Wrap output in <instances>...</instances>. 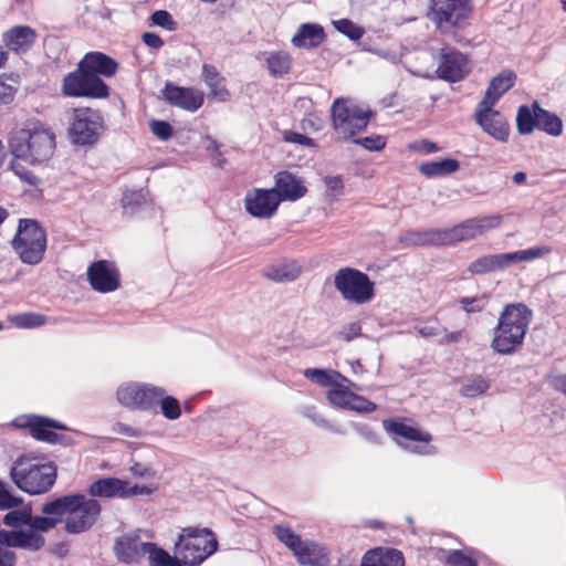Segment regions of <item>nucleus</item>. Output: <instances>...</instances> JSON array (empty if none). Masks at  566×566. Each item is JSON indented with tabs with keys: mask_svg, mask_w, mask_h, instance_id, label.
Listing matches in <instances>:
<instances>
[{
	"mask_svg": "<svg viewBox=\"0 0 566 566\" xmlns=\"http://www.w3.org/2000/svg\"><path fill=\"white\" fill-rule=\"evenodd\" d=\"M376 405L366 398L353 394L352 400H349V405L347 409L357 411V412H373L376 410Z\"/></svg>",
	"mask_w": 566,
	"mask_h": 566,
	"instance_id": "6e6d98bb",
	"label": "nucleus"
},
{
	"mask_svg": "<svg viewBox=\"0 0 566 566\" xmlns=\"http://www.w3.org/2000/svg\"><path fill=\"white\" fill-rule=\"evenodd\" d=\"M145 555L148 556L149 564L153 566H167L172 557L156 544L148 543Z\"/></svg>",
	"mask_w": 566,
	"mask_h": 566,
	"instance_id": "de8ad7c7",
	"label": "nucleus"
},
{
	"mask_svg": "<svg viewBox=\"0 0 566 566\" xmlns=\"http://www.w3.org/2000/svg\"><path fill=\"white\" fill-rule=\"evenodd\" d=\"M22 502V497L13 495L9 485L0 480V510H11L19 507Z\"/></svg>",
	"mask_w": 566,
	"mask_h": 566,
	"instance_id": "3c124183",
	"label": "nucleus"
},
{
	"mask_svg": "<svg viewBox=\"0 0 566 566\" xmlns=\"http://www.w3.org/2000/svg\"><path fill=\"white\" fill-rule=\"evenodd\" d=\"M437 73L440 78L449 82L462 80L468 73L465 56L455 50H442Z\"/></svg>",
	"mask_w": 566,
	"mask_h": 566,
	"instance_id": "aec40b11",
	"label": "nucleus"
},
{
	"mask_svg": "<svg viewBox=\"0 0 566 566\" xmlns=\"http://www.w3.org/2000/svg\"><path fill=\"white\" fill-rule=\"evenodd\" d=\"M78 65L90 74L95 76H113L118 64L109 56L101 52H90L80 62Z\"/></svg>",
	"mask_w": 566,
	"mask_h": 566,
	"instance_id": "b1692460",
	"label": "nucleus"
},
{
	"mask_svg": "<svg viewBox=\"0 0 566 566\" xmlns=\"http://www.w3.org/2000/svg\"><path fill=\"white\" fill-rule=\"evenodd\" d=\"M353 394L354 392L349 391L346 387L338 382V386H335L332 390L328 391L327 398L332 405L347 408L349 400H352Z\"/></svg>",
	"mask_w": 566,
	"mask_h": 566,
	"instance_id": "09e8293b",
	"label": "nucleus"
},
{
	"mask_svg": "<svg viewBox=\"0 0 566 566\" xmlns=\"http://www.w3.org/2000/svg\"><path fill=\"white\" fill-rule=\"evenodd\" d=\"M12 86L0 82V104H8L13 99Z\"/></svg>",
	"mask_w": 566,
	"mask_h": 566,
	"instance_id": "338daca9",
	"label": "nucleus"
},
{
	"mask_svg": "<svg viewBox=\"0 0 566 566\" xmlns=\"http://www.w3.org/2000/svg\"><path fill=\"white\" fill-rule=\"evenodd\" d=\"M9 321L19 328H34L45 323V317L36 313H23L9 316Z\"/></svg>",
	"mask_w": 566,
	"mask_h": 566,
	"instance_id": "79ce46f5",
	"label": "nucleus"
},
{
	"mask_svg": "<svg viewBox=\"0 0 566 566\" xmlns=\"http://www.w3.org/2000/svg\"><path fill=\"white\" fill-rule=\"evenodd\" d=\"M489 387L490 385L488 380L482 377H474L468 379L467 382L461 387V395L469 398H474L483 395L489 389Z\"/></svg>",
	"mask_w": 566,
	"mask_h": 566,
	"instance_id": "c03bdc74",
	"label": "nucleus"
},
{
	"mask_svg": "<svg viewBox=\"0 0 566 566\" xmlns=\"http://www.w3.org/2000/svg\"><path fill=\"white\" fill-rule=\"evenodd\" d=\"M265 62L270 74L275 77L287 74L292 66V57L284 51L271 52Z\"/></svg>",
	"mask_w": 566,
	"mask_h": 566,
	"instance_id": "c9c22d12",
	"label": "nucleus"
},
{
	"mask_svg": "<svg viewBox=\"0 0 566 566\" xmlns=\"http://www.w3.org/2000/svg\"><path fill=\"white\" fill-rule=\"evenodd\" d=\"M408 245L443 244L442 231L409 232L401 238Z\"/></svg>",
	"mask_w": 566,
	"mask_h": 566,
	"instance_id": "58836bf2",
	"label": "nucleus"
},
{
	"mask_svg": "<svg viewBox=\"0 0 566 566\" xmlns=\"http://www.w3.org/2000/svg\"><path fill=\"white\" fill-rule=\"evenodd\" d=\"M272 190L280 196L281 201H296L307 191L302 181L289 171H280L275 175V186Z\"/></svg>",
	"mask_w": 566,
	"mask_h": 566,
	"instance_id": "5701e85b",
	"label": "nucleus"
},
{
	"mask_svg": "<svg viewBox=\"0 0 566 566\" xmlns=\"http://www.w3.org/2000/svg\"><path fill=\"white\" fill-rule=\"evenodd\" d=\"M307 379L315 381L321 386H338L339 381H348L344 376L335 370L308 368L304 371Z\"/></svg>",
	"mask_w": 566,
	"mask_h": 566,
	"instance_id": "4c0bfd02",
	"label": "nucleus"
},
{
	"mask_svg": "<svg viewBox=\"0 0 566 566\" xmlns=\"http://www.w3.org/2000/svg\"><path fill=\"white\" fill-rule=\"evenodd\" d=\"M0 537L9 548L18 547L29 552H38L45 545L43 535L29 526L12 531L0 530Z\"/></svg>",
	"mask_w": 566,
	"mask_h": 566,
	"instance_id": "6ab92c4d",
	"label": "nucleus"
},
{
	"mask_svg": "<svg viewBox=\"0 0 566 566\" xmlns=\"http://www.w3.org/2000/svg\"><path fill=\"white\" fill-rule=\"evenodd\" d=\"M516 74L511 70H504L494 76L480 103L495 105L515 83Z\"/></svg>",
	"mask_w": 566,
	"mask_h": 566,
	"instance_id": "cd10ccee",
	"label": "nucleus"
},
{
	"mask_svg": "<svg viewBox=\"0 0 566 566\" xmlns=\"http://www.w3.org/2000/svg\"><path fill=\"white\" fill-rule=\"evenodd\" d=\"M417 332L423 338L434 337L441 333L440 328L433 325L417 327Z\"/></svg>",
	"mask_w": 566,
	"mask_h": 566,
	"instance_id": "774afa93",
	"label": "nucleus"
},
{
	"mask_svg": "<svg viewBox=\"0 0 566 566\" xmlns=\"http://www.w3.org/2000/svg\"><path fill=\"white\" fill-rule=\"evenodd\" d=\"M273 532L277 539L282 542L285 546H287L292 552L301 543V537L296 533H294L290 527L284 525H274Z\"/></svg>",
	"mask_w": 566,
	"mask_h": 566,
	"instance_id": "49530a36",
	"label": "nucleus"
},
{
	"mask_svg": "<svg viewBox=\"0 0 566 566\" xmlns=\"http://www.w3.org/2000/svg\"><path fill=\"white\" fill-rule=\"evenodd\" d=\"M87 280L93 290L109 293L119 287V273L113 263L106 260L93 262L87 269Z\"/></svg>",
	"mask_w": 566,
	"mask_h": 566,
	"instance_id": "a211bd4d",
	"label": "nucleus"
},
{
	"mask_svg": "<svg viewBox=\"0 0 566 566\" xmlns=\"http://www.w3.org/2000/svg\"><path fill=\"white\" fill-rule=\"evenodd\" d=\"M361 327L358 323L354 322L350 324H347L343 327V329L339 332V338L345 342H350L352 339L356 338L360 335Z\"/></svg>",
	"mask_w": 566,
	"mask_h": 566,
	"instance_id": "680f3d73",
	"label": "nucleus"
},
{
	"mask_svg": "<svg viewBox=\"0 0 566 566\" xmlns=\"http://www.w3.org/2000/svg\"><path fill=\"white\" fill-rule=\"evenodd\" d=\"M459 161L452 158L423 163L419 171L429 178L442 177L455 172L459 169Z\"/></svg>",
	"mask_w": 566,
	"mask_h": 566,
	"instance_id": "72a5a7b5",
	"label": "nucleus"
},
{
	"mask_svg": "<svg viewBox=\"0 0 566 566\" xmlns=\"http://www.w3.org/2000/svg\"><path fill=\"white\" fill-rule=\"evenodd\" d=\"M11 148L18 158L32 164L42 163L52 156L55 148V136L45 128L22 129L11 139Z\"/></svg>",
	"mask_w": 566,
	"mask_h": 566,
	"instance_id": "39448f33",
	"label": "nucleus"
},
{
	"mask_svg": "<svg viewBox=\"0 0 566 566\" xmlns=\"http://www.w3.org/2000/svg\"><path fill=\"white\" fill-rule=\"evenodd\" d=\"M31 522V509L22 507L20 510L10 511L3 517V523L13 530L24 528Z\"/></svg>",
	"mask_w": 566,
	"mask_h": 566,
	"instance_id": "ea45409f",
	"label": "nucleus"
},
{
	"mask_svg": "<svg viewBox=\"0 0 566 566\" xmlns=\"http://www.w3.org/2000/svg\"><path fill=\"white\" fill-rule=\"evenodd\" d=\"M62 92L70 97L106 98L108 85L98 76L90 74L77 64V69L63 78Z\"/></svg>",
	"mask_w": 566,
	"mask_h": 566,
	"instance_id": "f8f14e48",
	"label": "nucleus"
},
{
	"mask_svg": "<svg viewBox=\"0 0 566 566\" xmlns=\"http://www.w3.org/2000/svg\"><path fill=\"white\" fill-rule=\"evenodd\" d=\"M360 566H405V558L398 549L376 547L364 554Z\"/></svg>",
	"mask_w": 566,
	"mask_h": 566,
	"instance_id": "a878e982",
	"label": "nucleus"
},
{
	"mask_svg": "<svg viewBox=\"0 0 566 566\" xmlns=\"http://www.w3.org/2000/svg\"><path fill=\"white\" fill-rule=\"evenodd\" d=\"M293 554L302 565L322 566L327 562L324 551L314 542L301 541Z\"/></svg>",
	"mask_w": 566,
	"mask_h": 566,
	"instance_id": "c756f323",
	"label": "nucleus"
},
{
	"mask_svg": "<svg viewBox=\"0 0 566 566\" xmlns=\"http://www.w3.org/2000/svg\"><path fill=\"white\" fill-rule=\"evenodd\" d=\"M353 142L370 151H379L386 146V139L380 135L357 138Z\"/></svg>",
	"mask_w": 566,
	"mask_h": 566,
	"instance_id": "5fc2aeb1",
	"label": "nucleus"
},
{
	"mask_svg": "<svg viewBox=\"0 0 566 566\" xmlns=\"http://www.w3.org/2000/svg\"><path fill=\"white\" fill-rule=\"evenodd\" d=\"M91 496L99 497H126V481L117 478H104L90 485Z\"/></svg>",
	"mask_w": 566,
	"mask_h": 566,
	"instance_id": "c85d7f7f",
	"label": "nucleus"
},
{
	"mask_svg": "<svg viewBox=\"0 0 566 566\" xmlns=\"http://www.w3.org/2000/svg\"><path fill=\"white\" fill-rule=\"evenodd\" d=\"M161 396L163 387L137 381L123 382L116 390V399L120 406L138 411L155 410Z\"/></svg>",
	"mask_w": 566,
	"mask_h": 566,
	"instance_id": "9b49d317",
	"label": "nucleus"
},
{
	"mask_svg": "<svg viewBox=\"0 0 566 566\" xmlns=\"http://www.w3.org/2000/svg\"><path fill=\"white\" fill-rule=\"evenodd\" d=\"M283 137H284V140L289 142V143H294V144H298V145H303V146H307V147L314 146L313 139L301 134V133L286 130V132H284Z\"/></svg>",
	"mask_w": 566,
	"mask_h": 566,
	"instance_id": "13d9d810",
	"label": "nucleus"
},
{
	"mask_svg": "<svg viewBox=\"0 0 566 566\" xmlns=\"http://www.w3.org/2000/svg\"><path fill=\"white\" fill-rule=\"evenodd\" d=\"M130 472L133 473V475L138 476V478H154L155 476V473L150 468L145 467L139 463H135L130 468Z\"/></svg>",
	"mask_w": 566,
	"mask_h": 566,
	"instance_id": "69168bd1",
	"label": "nucleus"
},
{
	"mask_svg": "<svg viewBox=\"0 0 566 566\" xmlns=\"http://www.w3.org/2000/svg\"><path fill=\"white\" fill-rule=\"evenodd\" d=\"M334 28L350 40H359L364 35V30L348 19L333 21Z\"/></svg>",
	"mask_w": 566,
	"mask_h": 566,
	"instance_id": "8fccbe9b",
	"label": "nucleus"
},
{
	"mask_svg": "<svg viewBox=\"0 0 566 566\" xmlns=\"http://www.w3.org/2000/svg\"><path fill=\"white\" fill-rule=\"evenodd\" d=\"M112 431L117 434H122L128 438H138L142 436L140 430L122 422H117L113 426Z\"/></svg>",
	"mask_w": 566,
	"mask_h": 566,
	"instance_id": "e2e57ef3",
	"label": "nucleus"
},
{
	"mask_svg": "<svg viewBox=\"0 0 566 566\" xmlns=\"http://www.w3.org/2000/svg\"><path fill=\"white\" fill-rule=\"evenodd\" d=\"M10 478L21 491L31 495L42 494L53 486L56 467L50 461L21 455L13 462Z\"/></svg>",
	"mask_w": 566,
	"mask_h": 566,
	"instance_id": "7ed1b4c3",
	"label": "nucleus"
},
{
	"mask_svg": "<svg viewBox=\"0 0 566 566\" xmlns=\"http://www.w3.org/2000/svg\"><path fill=\"white\" fill-rule=\"evenodd\" d=\"M104 130L103 117L88 107L74 108L69 118V137L76 145H92Z\"/></svg>",
	"mask_w": 566,
	"mask_h": 566,
	"instance_id": "9d476101",
	"label": "nucleus"
},
{
	"mask_svg": "<svg viewBox=\"0 0 566 566\" xmlns=\"http://www.w3.org/2000/svg\"><path fill=\"white\" fill-rule=\"evenodd\" d=\"M384 427L389 433L396 434L406 440L421 441V442H426V443L431 441L430 433L421 431L417 428L410 427L400 421L385 420Z\"/></svg>",
	"mask_w": 566,
	"mask_h": 566,
	"instance_id": "2f4dec72",
	"label": "nucleus"
},
{
	"mask_svg": "<svg viewBox=\"0 0 566 566\" xmlns=\"http://www.w3.org/2000/svg\"><path fill=\"white\" fill-rule=\"evenodd\" d=\"M325 40L324 28L318 23H303L292 36L291 42L295 48L314 49Z\"/></svg>",
	"mask_w": 566,
	"mask_h": 566,
	"instance_id": "393cba45",
	"label": "nucleus"
},
{
	"mask_svg": "<svg viewBox=\"0 0 566 566\" xmlns=\"http://www.w3.org/2000/svg\"><path fill=\"white\" fill-rule=\"evenodd\" d=\"M552 252L549 245H537L526 250L485 254L472 261L467 271L471 275H483L491 272L504 271L520 262H531L544 258Z\"/></svg>",
	"mask_w": 566,
	"mask_h": 566,
	"instance_id": "423d86ee",
	"label": "nucleus"
},
{
	"mask_svg": "<svg viewBox=\"0 0 566 566\" xmlns=\"http://www.w3.org/2000/svg\"><path fill=\"white\" fill-rule=\"evenodd\" d=\"M448 563L453 566H476L471 557L465 556L459 551H454L448 556Z\"/></svg>",
	"mask_w": 566,
	"mask_h": 566,
	"instance_id": "052dcab7",
	"label": "nucleus"
},
{
	"mask_svg": "<svg viewBox=\"0 0 566 566\" xmlns=\"http://www.w3.org/2000/svg\"><path fill=\"white\" fill-rule=\"evenodd\" d=\"M281 203L280 196L271 189L253 188L244 198L245 211L258 219L272 218Z\"/></svg>",
	"mask_w": 566,
	"mask_h": 566,
	"instance_id": "2eb2a0df",
	"label": "nucleus"
},
{
	"mask_svg": "<svg viewBox=\"0 0 566 566\" xmlns=\"http://www.w3.org/2000/svg\"><path fill=\"white\" fill-rule=\"evenodd\" d=\"M44 515H61L67 534H81L91 530L101 514L99 503L83 494H67L45 503Z\"/></svg>",
	"mask_w": 566,
	"mask_h": 566,
	"instance_id": "f257e3e1",
	"label": "nucleus"
},
{
	"mask_svg": "<svg viewBox=\"0 0 566 566\" xmlns=\"http://www.w3.org/2000/svg\"><path fill=\"white\" fill-rule=\"evenodd\" d=\"M323 181L326 201L329 203L336 201L344 192L343 178L340 176H326Z\"/></svg>",
	"mask_w": 566,
	"mask_h": 566,
	"instance_id": "37998d69",
	"label": "nucleus"
},
{
	"mask_svg": "<svg viewBox=\"0 0 566 566\" xmlns=\"http://www.w3.org/2000/svg\"><path fill=\"white\" fill-rule=\"evenodd\" d=\"M532 317V311L521 303L506 305L494 328L491 348L501 355L516 352L523 344Z\"/></svg>",
	"mask_w": 566,
	"mask_h": 566,
	"instance_id": "f03ea898",
	"label": "nucleus"
},
{
	"mask_svg": "<svg viewBox=\"0 0 566 566\" xmlns=\"http://www.w3.org/2000/svg\"><path fill=\"white\" fill-rule=\"evenodd\" d=\"M536 127L541 130L546 132L552 136H559L563 133V122L562 119L548 111L536 106Z\"/></svg>",
	"mask_w": 566,
	"mask_h": 566,
	"instance_id": "f704fd0d",
	"label": "nucleus"
},
{
	"mask_svg": "<svg viewBox=\"0 0 566 566\" xmlns=\"http://www.w3.org/2000/svg\"><path fill=\"white\" fill-rule=\"evenodd\" d=\"M150 129L155 136L163 140L169 139L172 135V127L169 123L164 120L150 122Z\"/></svg>",
	"mask_w": 566,
	"mask_h": 566,
	"instance_id": "4d7b16f0",
	"label": "nucleus"
},
{
	"mask_svg": "<svg viewBox=\"0 0 566 566\" xmlns=\"http://www.w3.org/2000/svg\"><path fill=\"white\" fill-rule=\"evenodd\" d=\"M503 218L500 214L468 219L452 228L441 230L443 244L474 240L488 231L500 227Z\"/></svg>",
	"mask_w": 566,
	"mask_h": 566,
	"instance_id": "ddd939ff",
	"label": "nucleus"
},
{
	"mask_svg": "<svg viewBox=\"0 0 566 566\" xmlns=\"http://www.w3.org/2000/svg\"><path fill=\"white\" fill-rule=\"evenodd\" d=\"M202 77L206 85L210 88L209 97L217 98L220 102L229 99L230 93L223 85L224 78L213 65H202Z\"/></svg>",
	"mask_w": 566,
	"mask_h": 566,
	"instance_id": "7c9ffc66",
	"label": "nucleus"
},
{
	"mask_svg": "<svg viewBox=\"0 0 566 566\" xmlns=\"http://www.w3.org/2000/svg\"><path fill=\"white\" fill-rule=\"evenodd\" d=\"M459 303H460L462 310L464 312H467L468 314L479 313L485 307L486 297L485 296L462 297L459 301Z\"/></svg>",
	"mask_w": 566,
	"mask_h": 566,
	"instance_id": "603ef678",
	"label": "nucleus"
},
{
	"mask_svg": "<svg viewBox=\"0 0 566 566\" xmlns=\"http://www.w3.org/2000/svg\"><path fill=\"white\" fill-rule=\"evenodd\" d=\"M36 38L35 31L27 25H17L3 34V42L7 48L13 52L20 53L28 51Z\"/></svg>",
	"mask_w": 566,
	"mask_h": 566,
	"instance_id": "bb28decb",
	"label": "nucleus"
},
{
	"mask_svg": "<svg viewBox=\"0 0 566 566\" xmlns=\"http://www.w3.org/2000/svg\"><path fill=\"white\" fill-rule=\"evenodd\" d=\"M13 426L20 429H30V433L34 439L50 443H54L59 437L52 429H65L63 424L55 420L35 415L17 417L13 420Z\"/></svg>",
	"mask_w": 566,
	"mask_h": 566,
	"instance_id": "f3484780",
	"label": "nucleus"
},
{
	"mask_svg": "<svg viewBox=\"0 0 566 566\" xmlns=\"http://www.w3.org/2000/svg\"><path fill=\"white\" fill-rule=\"evenodd\" d=\"M536 106H539L536 102L532 107L521 105L516 114V127L520 134H531L536 127Z\"/></svg>",
	"mask_w": 566,
	"mask_h": 566,
	"instance_id": "e433bc0d",
	"label": "nucleus"
},
{
	"mask_svg": "<svg viewBox=\"0 0 566 566\" xmlns=\"http://www.w3.org/2000/svg\"><path fill=\"white\" fill-rule=\"evenodd\" d=\"M12 247L23 263L38 264L46 248L45 232L34 220H20Z\"/></svg>",
	"mask_w": 566,
	"mask_h": 566,
	"instance_id": "1a4fd4ad",
	"label": "nucleus"
},
{
	"mask_svg": "<svg viewBox=\"0 0 566 566\" xmlns=\"http://www.w3.org/2000/svg\"><path fill=\"white\" fill-rule=\"evenodd\" d=\"M373 115L370 109L349 98H336L331 107L333 128L342 140H348L357 133L364 132Z\"/></svg>",
	"mask_w": 566,
	"mask_h": 566,
	"instance_id": "20e7f679",
	"label": "nucleus"
},
{
	"mask_svg": "<svg viewBox=\"0 0 566 566\" xmlns=\"http://www.w3.org/2000/svg\"><path fill=\"white\" fill-rule=\"evenodd\" d=\"M302 273V266L295 261L282 262L268 269L265 275L268 279L284 283L296 280Z\"/></svg>",
	"mask_w": 566,
	"mask_h": 566,
	"instance_id": "473e14b6",
	"label": "nucleus"
},
{
	"mask_svg": "<svg viewBox=\"0 0 566 566\" xmlns=\"http://www.w3.org/2000/svg\"><path fill=\"white\" fill-rule=\"evenodd\" d=\"M142 40L148 48H151L155 50H158L164 45L163 39L159 35H157L156 33L145 32L142 35Z\"/></svg>",
	"mask_w": 566,
	"mask_h": 566,
	"instance_id": "0e129e2a",
	"label": "nucleus"
},
{
	"mask_svg": "<svg viewBox=\"0 0 566 566\" xmlns=\"http://www.w3.org/2000/svg\"><path fill=\"white\" fill-rule=\"evenodd\" d=\"M334 286L344 301L356 305L370 302L375 296V283L354 268H342L334 275Z\"/></svg>",
	"mask_w": 566,
	"mask_h": 566,
	"instance_id": "6e6552de",
	"label": "nucleus"
},
{
	"mask_svg": "<svg viewBox=\"0 0 566 566\" xmlns=\"http://www.w3.org/2000/svg\"><path fill=\"white\" fill-rule=\"evenodd\" d=\"M157 490L156 486L153 485H132L126 481V497H132L136 495H150Z\"/></svg>",
	"mask_w": 566,
	"mask_h": 566,
	"instance_id": "bf43d9fd",
	"label": "nucleus"
},
{
	"mask_svg": "<svg viewBox=\"0 0 566 566\" xmlns=\"http://www.w3.org/2000/svg\"><path fill=\"white\" fill-rule=\"evenodd\" d=\"M493 104L479 103L474 119L481 128L499 142H506L510 126L504 115L493 108Z\"/></svg>",
	"mask_w": 566,
	"mask_h": 566,
	"instance_id": "dca6fc26",
	"label": "nucleus"
},
{
	"mask_svg": "<svg viewBox=\"0 0 566 566\" xmlns=\"http://www.w3.org/2000/svg\"><path fill=\"white\" fill-rule=\"evenodd\" d=\"M150 20L153 25H158L169 31L176 29V22L174 21L171 14L166 10L155 11L151 14Z\"/></svg>",
	"mask_w": 566,
	"mask_h": 566,
	"instance_id": "864d4df0",
	"label": "nucleus"
},
{
	"mask_svg": "<svg viewBox=\"0 0 566 566\" xmlns=\"http://www.w3.org/2000/svg\"><path fill=\"white\" fill-rule=\"evenodd\" d=\"M158 406H160L161 413L168 420H176L181 416L179 401L172 396L166 395V390L164 388L163 396L158 399Z\"/></svg>",
	"mask_w": 566,
	"mask_h": 566,
	"instance_id": "a19ab883",
	"label": "nucleus"
},
{
	"mask_svg": "<svg viewBox=\"0 0 566 566\" xmlns=\"http://www.w3.org/2000/svg\"><path fill=\"white\" fill-rule=\"evenodd\" d=\"M471 0H431V19L439 25H459L472 12Z\"/></svg>",
	"mask_w": 566,
	"mask_h": 566,
	"instance_id": "4468645a",
	"label": "nucleus"
},
{
	"mask_svg": "<svg viewBox=\"0 0 566 566\" xmlns=\"http://www.w3.org/2000/svg\"><path fill=\"white\" fill-rule=\"evenodd\" d=\"M218 542L208 528H184L176 543V555L185 564L199 565L217 551Z\"/></svg>",
	"mask_w": 566,
	"mask_h": 566,
	"instance_id": "0eeeda50",
	"label": "nucleus"
},
{
	"mask_svg": "<svg viewBox=\"0 0 566 566\" xmlns=\"http://www.w3.org/2000/svg\"><path fill=\"white\" fill-rule=\"evenodd\" d=\"M62 521L61 515L33 516L31 514L29 527H32V530L41 534V532H48L54 528L59 523H62Z\"/></svg>",
	"mask_w": 566,
	"mask_h": 566,
	"instance_id": "a18cd8bd",
	"label": "nucleus"
},
{
	"mask_svg": "<svg viewBox=\"0 0 566 566\" xmlns=\"http://www.w3.org/2000/svg\"><path fill=\"white\" fill-rule=\"evenodd\" d=\"M164 96L170 104L184 109L195 112L203 104V93L193 88L179 87L167 84Z\"/></svg>",
	"mask_w": 566,
	"mask_h": 566,
	"instance_id": "412c9836",
	"label": "nucleus"
},
{
	"mask_svg": "<svg viewBox=\"0 0 566 566\" xmlns=\"http://www.w3.org/2000/svg\"><path fill=\"white\" fill-rule=\"evenodd\" d=\"M147 544L142 542L137 534H127L117 538L114 551L119 560L134 563L145 556Z\"/></svg>",
	"mask_w": 566,
	"mask_h": 566,
	"instance_id": "4be33fe9",
	"label": "nucleus"
}]
</instances>
